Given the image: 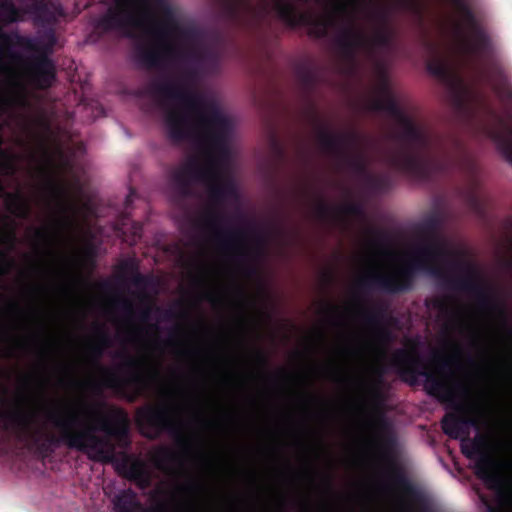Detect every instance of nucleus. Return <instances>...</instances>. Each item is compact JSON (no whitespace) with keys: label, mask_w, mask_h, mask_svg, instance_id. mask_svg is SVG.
Masks as SVG:
<instances>
[{"label":"nucleus","mask_w":512,"mask_h":512,"mask_svg":"<svg viewBox=\"0 0 512 512\" xmlns=\"http://www.w3.org/2000/svg\"><path fill=\"white\" fill-rule=\"evenodd\" d=\"M3 242L8 243L10 246H13L15 242V233L10 231L9 233L3 235Z\"/></svg>","instance_id":"49530a36"},{"label":"nucleus","mask_w":512,"mask_h":512,"mask_svg":"<svg viewBox=\"0 0 512 512\" xmlns=\"http://www.w3.org/2000/svg\"><path fill=\"white\" fill-rule=\"evenodd\" d=\"M0 12L4 24H12L22 20V12L12 0H0Z\"/></svg>","instance_id":"4be33fe9"},{"label":"nucleus","mask_w":512,"mask_h":512,"mask_svg":"<svg viewBox=\"0 0 512 512\" xmlns=\"http://www.w3.org/2000/svg\"><path fill=\"white\" fill-rule=\"evenodd\" d=\"M4 192H5V189H4V186L2 184V181L0 180V197H2L4 195Z\"/></svg>","instance_id":"13d9d810"},{"label":"nucleus","mask_w":512,"mask_h":512,"mask_svg":"<svg viewBox=\"0 0 512 512\" xmlns=\"http://www.w3.org/2000/svg\"><path fill=\"white\" fill-rule=\"evenodd\" d=\"M10 307L15 308V307H16V304H15V303H12V304H10Z\"/></svg>","instance_id":"338daca9"},{"label":"nucleus","mask_w":512,"mask_h":512,"mask_svg":"<svg viewBox=\"0 0 512 512\" xmlns=\"http://www.w3.org/2000/svg\"><path fill=\"white\" fill-rule=\"evenodd\" d=\"M2 145H3V138H2V136L0 135V147H2ZM0 155H1L2 157H6V156H7V155H6V152H5L2 148H0Z\"/></svg>","instance_id":"5fc2aeb1"},{"label":"nucleus","mask_w":512,"mask_h":512,"mask_svg":"<svg viewBox=\"0 0 512 512\" xmlns=\"http://www.w3.org/2000/svg\"><path fill=\"white\" fill-rule=\"evenodd\" d=\"M181 332L180 327H174L170 330V338L168 340V344H174V336L179 335Z\"/></svg>","instance_id":"de8ad7c7"},{"label":"nucleus","mask_w":512,"mask_h":512,"mask_svg":"<svg viewBox=\"0 0 512 512\" xmlns=\"http://www.w3.org/2000/svg\"><path fill=\"white\" fill-rule=\"evenodd\" d=\"M314 126L322 150L333 156L337 162L358 176L368 177L367 161L362 149H358L360 135L355 131L335 133L328 130L315 115Z\"/></svg>","instance_id":"9b49d317"},{"label":"nucleus","mask_w":512,"mask_h":512,"mask_svg":"<svg viewBox=\"0 0 512 512\" xmlns=\"http://www.w3.org/2000/svg\"><path fill=\"white\" fill-rule=\"evenodd\" d=\"M366 233L369 236L368 245L372 249H379L388 241V234L385 230L368 226Z\"/></svg>","instance_id":"393cba45"},{"label":"nucleus","mask_w":512,"mask_h":512,"mask_svg":"<svg viewBox=\"0 0 512 512\" xmlns=\"http://www.w3.org/2000/svg\"><path fill=\"white\" fill-rule=\"evenodd\" d=\"M191 352H196V350H185V351H183L184 354H188V353H191Z\"/></svg>","instance_id":"680f3d73"},{"label":"nucleus","mask_w":512,"mask_h":512,"mask_svg":"<svg viewBox=\"0 0 512 512\" xmlns=\"http://www.w3.org/2000/svg\"><path fill=\"white\" fill-rule=\"evenodd\" d=\"M255 359L262 366H266L268 363L266 355L261 350L255 351Z\"/></svg>","instance_id":"c03bdc74"},{"label":"nucleus","mask_w":512,"mask_h":512,"mask_svg":"<svg viewBox=\"0 0 512 512\" xmlns=\"http://www.w3.org/2000/svg\"><path fill=\"white\" fill-rule=\"evenodd\" d=\"M123 359L122 367L130 372L129 381L139 387H147L159 377V371L155 367L145 370L146 361L144 358L131 356L127 353L117 355Z\"/></svg>","instance_id":"dca6fc26"},{"label":"nucleus","mask_w":512,"mask_h":512,"mask_svg":"<svg viewBox=\"0 0 512 512\" xmlns=\"http://www.w3.org/2000/svg\"><path fill=\"white\" fill-rule=\"evenodd\" d=\"M8 208L17 211L18 215L27 218L30 214V206L27 200L20 193H8L6 195Z\"/></svg>","instance_id":"5701e85b"},{"label":"nucleus","mask_w":512,"mask_h":512,"mask_svg":"<svg viewBox=\"0 0 512 512\" xmlns=\"http://www.w3.org/2000/svg\"><path fill=\"white\" fill-rule=\"evenodd\" d=\"M298 81L305 90H311L316 84V75L312 69L307 66H300L296 72Z\"/></svg>","instance_id":"cd10ccee"},{"label":"nucleus","mask_w":512,"mask_h":512,"mask_svg":"<svg viewBox=\"0 0 512 512\" xmlns=\"http://www.w3.org/2000/svg\"><path fill=\"white\" fill-rule=\"evenodd\" d=\"M456 387L466 392V389L461 384L457 383Z\"/></svg>","instance_id":"052dcab7"},{"label":"nucleus","mask_w":512,"mask_h":512,"mask_svg":"<svg viewBox=\"0 0 512 512\" xmlns=\"http://www.w3.org/2000/svg\"><path fill=\"white\" fill-rule=\"evenodd\" d=\"M153 3L162 10L163 24L154 27L148 33L154 38L149 44L137 43L134 57L145 68L159 67L167 58L178 59L186 65L185 78L193 81L205 64L215 62V54L203 46L205 34L196 25L182 26L176 20L172 7L166 0H117L95 24L103 33L114 30H127L137 25L135 15L126 5L147 7Z\"/></svg>","instance_id":"39448f33"},{"label":"nucleus","mask_w":512,"mask_h":512,"mask_svg":"<svg viewBox=\"0 0 512 512\" xmlns=\"http://www.w3.org/2000/svg\"><path fill=\"white\" fill-rule=\"evenodd\" d=\"M340 212L347 216H355L361 220H366L364 207L359 202H348L339 208Z\"/></svg>","instance_id":"2f4dec72"},{"label":"nucleus","mask_w":512,"mask_h":512,"mask_svg":"<svg viewBox=\"0 0 512 512\" xmlns=\"http://www.w3.org/2000/svg\"><path fill=\"white\" fill-rule=\"evenodd\" d=\"M336 9H337V11H339V12H346V10H347V5H346V4H344V3L337 4V5H336Z\"/></svg>","instance_id":"864d4df0"},{"label":"nucleus","mask_w":512,"mask_h":512,"mask_svg":"<svg viewBox=\"0 0 512 512\" xmlns=\"http://www.w3.org/2000/svg\"><path fill=\"white\" fill-rule=\"evenodd\" d=\"M243 271L247 276H252L256 273V268L254 266H246Z\"/></svg>","instance_id":"8fccbe9b"},{"label":"nucleus","mask_w":512,"mask_h":512,"mask_svg":"<svg viewBox=\"0 0 512 512\" xmlns=\"http://www.w3.org/2000/svg\"><path fill=\"white\" fill-rule=\"evenodd\" d=\"M493 143L503 158L512 164V115L502 116L494 109Z\"/></svg>","instance_id":"2eb2a0df"},{"label":"nucleus","mask_w":512,"mask_h":512,"mask_svg":"<svg viewBox=\"0 0 512 512\" xmlns=\"http://www.w3.org/2000/svg\"><path fill=\"white\" fill-rule=\"evenodd\" d=\"M136 422L143 436L150 440L159 438L163 433L169 434L180 448L175 452L167 446H159L151 455L156 469L165 474H174L176 465H180L181 456L191 455L193 442L184 433V424L179 417L178 407L169 401L156 405H146L136 411Z\"/></svg>","instance_id":"423d86ee"},{"label":"nucleus","mask_w":512,"mask_h":512,"mask_svg":"<svg viewBox=\"0 0 512 512\" xmlns=\"http://www.w3.org/2000/svg\"><path fill=\"white\" fill-rule=\"evenodd\" d=\"M384 373H385V370L383 367H379L375 370L377 383L375 385H373V387H372V393L375 397H379V395H380L379 384L382 382Z\"/></svg>","instance_id":"4c0bfd02"},{"label":"nucleus","mask_w":512,"mask_h":512,"mask_svg":"<svg viewBox=\"0 0 512 512\" xmlns=\"http://www.w3.org/2000/svg\"><path fill=\"white\" fill-rule=\"evenodd\" d=\"M391 364L404 382L415 385L418 377H424L425 389L429 395L442 402L455 403V389L450 385L449 378L440 377L432 371L429 362L417 350L397 349Z\"/></svg>","instance_id":"9d476101"},{"label":"nucleus","mask_w":512,"mask_h":512,"mask_svg":"<svg viewBox=\"0 0 512 512\" xmlns=\"http://www.w3.org/2000/svg\"><path fill=\"white\" fill-rule=\"evenodd\" d=\"M178 490L186 494H201L204 492V487L198 481H188L185 484L178 485Z\"/></svg>","instance_id":"72a5a7b5"},{"label":"nucleus","mask_w":512,"mask_h":512,"mask_svg":"<svg viewBox=\"0 0 512 512\" xmlns=\"http://www.w3.org/2000/svg\"><path fill=\"white\" fill-rule=\"evenodd\" d=\"M129 201H130V197H127L126 198V203L128 204Z\"/></svg>","instance_id":"774afa93"},{"label":"nucleus","mask_w":512,"mask_h":512,"mask_svg":"<svg viewBox=\"0 0 512 512\" xmlns=\"http://www.w3.org/2000/svg\"><path fill=\"white\" fill-rule=\"evenodd\" d=\"M325 310L329 314H335L336 312H338V307L329 305L325 308Z\"/></svg>","instance_id":"3c124183"},{"label":"nucleus","mask_w":512,"mask_h":512,"mask_svg":"<svg viewBox=\"0 0 512 512\" xmlns=\"http://www.w3.org/2000/svg\"><path fill=\"white\" fill-rule=\"evenodd\" d=\"M52 236V231L49 228H36L34 230V237L38 241H50Z\"/></svg>","instance_id":"e433bc0d"},{"label":"nucleus","mask_w":512,"mask_h":512,"mask_svg":"<svg viewBox=\"0 0 512 512\" xmlns=\"http://www.w3.org/2000/svg\"><path fill=\"white\" fill-rule=\"evenodd\" d=\"M378 337L384 343H389L393 339L391 331L384 326L379 328Z\"/></svg>","instance_id":"ea45409f"},{"label":"nucleus","mask_w":512,"mask_h":512,"mask_svg":"<svg viewBox=\"0 0 512 512\" xmlns=\"http://www.w3.org/2000/svg\"><path fill=\"white\" fill-rule=\"evenodd\" d=\"M46 189L50 195L51 200L57 204L60 212L65 214L67 210V192L64 186L54 180H49Z\"/></svg>","instance_id":"412c9836"},{"label":"nucleus","mask_w":512,"mask_h":512,"mask_svg":"<svg viewBox=\"0 0 512 512\" xmlns=\"http://www.w3.org/2000/svg\"><path fill=\"white\" fill-rule=\"evenodd\" d=\"M97 423H79L78 417L69 414L60 417L49 413L47 420L59 430L58 434L45 427H33L32 417L19 407L0 409V428L11 433L17 440L33 447L43 456H49L61 445L79 451L93 462L115 463L116 471L127 480L134 482L141 490L152 485V473L147 464L129 455L121 459L115 457V446L111 437L127 434V417L123 410L114 409L111 413L94 410Z\"/></svg>","instance_id":"f03ea898"},{"label":"nucleus","mask_w":512,"mask_h":512,"mask_svg":"<svg viewBox=\"0 0 512 512\" xmlns=\"http://www.w3.org/2000/svg\"><path fill=\"white\" fill-rule=\"evenodd\" d=\"M151 311H152L151 306L148 305V306L144 307L140 312L141 321L147 322L150 319Z\"/></svg>","instance_id":"a18cd8bd"},{"label":"nucleus","mask_w":512,"mask_h":512,"mask_svg":"<svg viewBox=\"0 0 512 512\" xmlns=\"http://www.w3.org/2000/svg\"><path fill=\"white\" fill-rule=\"evenodd\" d=\"M150 328H151L152 330H154V331H159V326H158V324H152V325H150Z\"/></svg>","instance_id":"bf43d9fd"},{"label":"nucleus","mask_w":512,"mask_h":512,"mask_svg":"<svg viewBox=\"0 0 512 512\" xmlns=\"http://www.w3.org/2000/svg\"><path fill=\"white\" fill-rule=\"evenodd\" d=\"M120 270H121L122 274H126L128 272L132 273L131 280H132V283L135 286H144V285L147 284V278L144 275H142L141 273L138 272L137 267L134 266L133 263L128 262V261H124L120 265Z\"/></svg>","instance_id":"7c9ffc66"},{"label":"nucleus","mask_w":512,"mask_h":512,"mask_svg":"<svg viewBox=\"0 0 512 512\" xmlns=\"http://www.w3.org/2000/svg\"><path fill=\"white\" fill-rule=\"evenodd\" d=\"M56 42L53 29L44 31L39 39L23 36L18 32L1 33L0 51L13 59L19 58V55L12 51L15 46L37 53L30 63L31 78L37 88L48 89L56 79V67L49 57Z\"/></svg>","instance_id":"6e6552de"},{"label":"nucleus","mask_w":512,"mask_h":512,"mask_svg":"<svg viewBox=\"0 0 512 512\" xmlns=\"http://www.w3.org/2000/svg\"><path fill=\"white\" fill-rule=\"evenodd\" d=\"M427 70L431 75H433L441 80L446 79L449 74L447 64L445 63V61L443 59L438 58V57L428 61Z\"/></svg>","instance_id":"c85d7f7f"},{"label":"nucleus","mask_w":512,"mask_h":512,"mask_svg":"<svg viewBox=\"0 0 512 512\" xmlns=\"http://www.w3.org/2000/svg\"><path fill=\"white\" fill-rule=\"evenodd\" d=\"M274 10L278 18L290 28L308 26L309 34L316 38H324L327 35L329 23L326 20L314 19L307 13H302L287 0H277L274 3Z\"/></svg>","instance_id":"ddd939ff"},{"label":"nucleus","mask_w":512,"mask_h":512,"mask_svg":"<svg viewBox=\"0 0 512 512\" xmlns=\"http://www.w3.org/2000/svg\"><path fill=\"white\" fill-rule=\"evenodd\" d=\"M387 306L383 303H376L371 309L363 313L364 320L372 326H380L387 316Z\"/></svg>","instance_id":"b1692460"},{"label":"nucleus","mask_w":512,"mask_h":512,"mask_svg":"<svg viewBox=\"0 0 512 512\" xmlns=\"http://www.w3.org/2000/svg\"><path fill=\"white\" fill-rule=\"evenodd\" d=\"M456 412L447 413L441 420V428L451 439H460L461 443L469 440L470 428L477 427L478 418L471 414L472 408L468 405L455 403Z\"/></svg>","instance_id":"4468645a"},{"label":"nucleus","mask_w":512,"mask_h":512,"mask_svg":"<svg viewBox=\"0 0 512 512\" xmlns=\"http://www.w3.org/2000/svg\"><path fill=\"white\" fill-rule=\"evenodd\" d=\"M369 20L375 24L370 36L356 28L353 23L341 30L336 44L346 60L354 61L359 49L371 54L376 49H389L393 46L396 30L391 24L389 9L382 6L374 8L369 13Z\"/></svg>","instance_id":"1a4fd4ad"},{"label":"nucleus","mask_w":512,"mask_h":512,"mask_svg":"<svg viewBox=\"0 0 512 512\" xmlns=\"http://www.w3.org/2000/svg\"><path fill=\"white\" fill-rule=\"evenodd\" d=\"M426 44H427V47H428L429 49H431V50H435V49H436L435 45H434L432 42L427 41V43H426Z\"/></svg>","instance_id":"4d7b16f0"},{"label":"nucleus","mask_w":512,"mask_h":512,"mask_svg":"<svg viewBox=\"0 0 512 512\" xmlns=\"http://www.w3.org/2000/svg\"><path fill=\"white\" fill-rule=\"evenodd\" d=\"M399 3L405 9H411L414 5L413 0H399Z\"/></svg>","instance_id":"09e8293b"},{"label":"nucleus","mask_w":512,"mask_h":512,"mask_svg":"<svg viewBox=\"0 0 512 512\" xmlns=\"http://www.w3.org/2000/svg\"><path fill=\"white\" fill-rule=\"evenodd\" d=\"M280 375H281V376H284V375H286V372H285L284 370H281V371H280Z\"/></svg>","instance_id":"0e129e2a"},{"label":"nucleus","mask_w":512,"mask_h":512,"mask_svg":"<svg viewBox=\"0 0 512 512\" xmlns=\"http://www.w3.org/2000/svg\"><path fill=\"white\" fill-rule=\"evenodd\" d=\"M96 334L94 342L91 344L89 351L93 359L98 364L99 359L103 356L104 350L111 346V338L107 330L102 325L96 326Z\"/></svg>","instance_id":"aec40b11"},{"label":"nucleus","mask_w":512,"mask_h":512,"mask_svg":"<svg viewBox=\"0 0 512 512\" xmlns=\"http://www.w3.org/2000/svg\"><path fill=\"white\" fill-rule=\"evenodd\" d=\"M420 270L429 271L446 290L474 296L483 311L494 314L501 320L507 336L512 339V326L509 325L506 306L492 295L490 288L482 281L477 267L448 249L440 236L419 242L416 256L395 274L368 273L358 280L357 287L361 290L377 289L387 294L408 292L413 288Z\"/></svg>","instance_id":"20e7f679"},{"label":"nucleus","mask_w":512,"mask_h":512,"mask_svg":"<svg viewBox=\"0 0 512 512\" xmlns=\"http://www.w3.org/2000/svg\"><path fill=\"white\" fill-rule=\"evenodd\" d=\"M431 361L438 365V371L440 373L446 372L450 367V362L446 358L441 357L438 353L433 354Z\"/></svg>","instance_id":"f704fd0d"},{"label":"nucleus","mask_w":512,"mask_h":512,"mask_svg":"<svg viewBox=\"0 0 512 512\" xmlns=\"http://www.w3.org/2000/svg\"><path fill=\"white\" fill-rule=\"evenodd\" d=\"M100 368L103 372V377L100 382H92L91 387L97 392H100L103 387H116L119 384V378L117 377V375L107 368Z\"/></svg>","instance_id":"a878e982"},{"label":"nucleus","mask_w":512,"mask_h":512,"mask_svg":"<svg viewBox=\"0 0 512 512\" xmlns=\"http://www.w3.org/2000/svg\"><path fill=\"white\" fill-rule=\"evenodd\" d=\"M156 92L166 98L177 101L181 107L170 109L165 115L168 137L172 142L181 143L190 139L199 130V138L210 150L208 165L197 158H190L179 168L172 171L170 180L177 197L181 200L194 195L193 185L205 183L208 189L210 205L205 211L203 222L209 229H215L216 237L224 250L232 252L235 259L244 261L249 253L243 248L250 239L257 256L263 255L272 236L283 237L282 227L272 224L269 229H259L255 223L246 222L244 227L219 228L227 218L222 206L226 199L237 197V190L230 180L220 181L212 165L229 156V137L231 125L216 105H204L202 97L175 81H164L155 85Z\"/></svg>","instance_id":"f257e3e1"},{"label":"nucleus","mask_w":512,"mask_h":512,"mask_svg":"<svg viewBox=\"0 0 512 512\" xmlns=\"http://www.w3.org/2000/svg\"><path fill=\"white\" fill-rule=\"evenodd\" d=\"M133 241L135 242L142 235V225L138 222H134L131 226Z\"/></svg>","instance_id":"79ce46f5"},{"label":"nucleus","mask_w":512,"mask_h":512,"mask_svg":"<svg viewBox=\"0 0 512 512\" xmlns=\"http://www.w3.org/2000/svg\"><path fill=\"white\" fill-rule=\"evenodd\" d=\"M461 452L468 459H476L475 473L478 478L488 485H495L500 481V470L503 463L497 460L489 449V440L486 435L477 434L473 439L461 443Z\"/></svg>","instance_id":"f8f14e48"},{"label":"nucleus","mask_w":512,"mask_h":512,"mask_svg":"<svg viewBox=\"0 0 512 512\" xmlns=\"http://www.w3.org/2000/svg\"><path fill=\"white\" fill-rule=\"evenodd\" d=\"M0 167H4L5 169H12V163L10 160H6L5 162H0Z\"/></svg>","instance_id":"603ef678"},{"label":"nucleus","mask_w":512,"mask_h":512,"mask_svg":"<svg viewBox=\"0 0 512 512\" xmlns=\"http://www.w3.org/2000/svg\"><path fill=\"white\" fill-rule=\"evenodd\" d=\"M236 217H237V219H238L239 221H241V222L246 221V218H245L244 214H243V213H241V212H239V213L236 215Z\"/></svg>","instance_id":"6e6d98bb"},{"label":"nucleus","mask_w":512,"mask_h":512,"mask_svg":"<svg viewBox=\"0 0 512 512\" xmlns=\"http://www.w3.org/2000/svg\"><path fill=\"white\" fill-rule=\"evenodd\" d=\"M369 108L376 112H386L402 128L398 135L402 146L390 154L391 166L421 181L455 172L467 173V202L475 212L483 213L484 201L476 165L460 139L453 136H433L424 127L417 125L399 106L386 77L382 78L378 95L370 100Z\"/></svg>","instance_id":"7ed1b4c3"},{"label":"nucleus","mask_w":512,"mask_h":512,"mask_svg":"<svg viewBox=\"0 0 512 512\" xmlns=\"http://www.w3.org/2000/svg\"><path fill=\"white\" fill-rule=\"evenodd\" d=\"M378 427L384 432L381 436V445L385 450L392 449L396 444V439L390 432L388 421L383 417H379L377 420Z\"/></svg>","instance_id":"bb28decb"},{"label":"nucleus","mask_w":512,"mask_h":512,"mask_svg":"<svg viewBox=\"0 0 512 512\" xmlns=\"http://www.w3.org/2000/svg\"><path fill=\"white\" fill-rule=\"evenodd\" d=\"M14 262L8 258L6 253L0 254V275H5L13 267Z\"/></svg>","instance_id":"c9c22d12"},{"label":"nucleus","mask_w":512,"mask_h":512,"mask_svg":"<svg viewBox=\"0 0 512 512\" xmlns=\"http://www.w3.org/2000/svg\"><path fill=\"white\" fill-rule=\"evenodd\" d=\"M121 309L128 315L132 316L134 313V305L133 303L128 299H122L120 301Z\"/></svg>","instance_id":"a19ab883"},{"label":"nucleus","mask_w":512,"mask_h":512,"mask_svg":"<svg viewBox=\"0 0 512 512\" xmlns=\"http://www.w3.org/2000/svg\"><path fill=\"white\" fill-rule=\"evenodd\" d=\"M156 310L161 312L166 320H174L178 317V314L173 309L161 310L159 307H156Z\"/></svg>","instance_id":"37998d69"},{"label":"nucleus","mask_w":512,"mask_h":512,"mask_svg":"<svg viewBox=\"0 0 512 512\" xmlns=\"http://www.w3.org/2000/svg\"><path fill=\"white\" fill-rule=\"evenodd\" d=\"M366 182L375 191H385L390 187V178L387 175L369 174Z\"/></svg>","instance_id":"473e14b6"},{"label":"nucleus","mask_w":512,"mask_h":512,"mask_svg":"<svg viewBox=\"0 0 512 512\" xmlns=\"http://www.w3.org/2000/svg\"><path fill=\"white\" fill-rule=\"evenodd\" d=\"M112 504L113 512H140L142 509L137 493L130 488L117 493L112 499Z\"/></svg>","instance_id":"a211bd4d"},{"label":"nucleus","mask_w":512,"mask_h":512,"mask_svg":"<svg viewBox=\"0 0 512 512\" xmlns=\"http://www.w3.org/2000/svg\"><path fill=\"white\" fill-rule=\"evenodd\" d=\"M392 478L394 484L401 489V491L414 503L418 506V508L422 511L427 509V500L424 494L415 487L409 479L404 475V473L398 469L394 468L392 471Z\"/></svg>","instance_id":"f3484780"},{"label":"nucleus","mask_w":512,"mask_h":512,"mask_svg":"<svg viewBox=\"0 0 512 512\" xmlns=\"http://www.w3.org/2000/svg\"><path fill=\"white\" fill-rule=\"evenodd\" d=\"M453 298L451 296H445L443 298H434L430 301L432 308L438 310L444 316H451L455 314L451 303Z\"/></svg>","instance_id":"c756f323"},{"label":"nucleus","mask_w":512,"mask_h":512,"mask_svg":"<svg viewBox=\"0 0 512 512\" xmlns=\"http://www.w3.org/2000/svg\"><path fill=\"white\" fill-rule=\"evenodd\" d=\"M458 10L465 27L458 24L457 36L462 51L483 62L482 74L491 84L494 92L504 102L512 103V88L508 85L500 66L491 58L492 45L489 35L478 23L474 12L464 0H452Z\"/></svg>","instance_id":"0eeeda50"},{"label":"nucleus","mask_w":512,"mask_h":512,"mask_svg":"<svg viewBox=\"0 0 512 512\" xmlns=\"http://www.w3.org/2000/svg\"><path fill=\"white\" fill-rule=\"evenodd\" d=\"M44 7H45V5H40V6H38V9L42 10V9H44Z\"/></svg>","instance_id":"69168bd1"},{"label":"nucleus","mask_w":512,"mask_h":512,"mask_svg":"<svg viewBox=\"0 0 512 512\" xmlns=\"http://www.w3.org/2000/svg\"><path fill=\"white\" fill-rule=\"evenodd\" d=\"M510 249L512 250V237L509 239Z\"/></svg>","instance_id":"e2e57ef3"},{"label":"nucleus","mask_w":512,"mask_h":512,"mask_svg":"<svg viewBox=\"0 0 512 512\" xmlns=\"http://www.w3.org/2000/svg\"><path fill=\"white\" fill-rule=\"evenodd\" d=\"M442 226V218L438 213H432L422 220L416 227V234L419 242L434 238L439 235Z\"/></svg>","instance_id":"6ab92c4d"},{"label":"nucleus","mask_w":512,"mask_h":512,"mask_svg":"<svg viewBox=\"0 0 512 512\" xmlns=\"http://www.w3.org/2000/svg\"><path fill=\"white\" fill-rule=\"evenodd\" d=\"M316 212L320 218L325 219L330 214V207L327 203L321 200L316 206Z\"/></svg>","instance_id":"58836bf2"}]
</instances>
